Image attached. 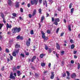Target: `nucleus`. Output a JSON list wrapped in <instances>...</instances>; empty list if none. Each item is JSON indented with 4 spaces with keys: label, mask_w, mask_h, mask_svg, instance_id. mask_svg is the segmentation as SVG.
Returning a JSON list of instances; mask_svg holds the SVG:
<instances>
[{
    "label": "nucleus",
    "mask_w": 80,
    "mask_h": 80,
    "mask_svg": "<svg viewBox=\"0 0 80 80\" xmlns=\"http://www.w3.org/2000/svg\"><path fill=\"white\" fill-rule=\"evenodd\" d=\"M21 31V28L17 27L13 28L12 29V31L13 33H19Z\"/></svg>",
    "instance_id": "f257e3e1"
},
{
    "label": "nucleus",
    "mask_w": 80,
    "mask_h": 80,
    "mask_svg": "<svg viewBox=\"0 0 80 80\" xmlns=\"http://www.w3.org/2000/svg\"><path fill=\"white\" fill-rule=\"evenodd\" d=\"M30 2L31 5H33L34 4L35 5H37L38 2V0H31Z\"/></svg>",
    "instance_id": "f03ea898"
},
{
    "label": "nucleus",
    "mask_w": 80,
    "mask_h": 80,
    "mask_svg": "<svg viewBox=\"0 0 80 80\" xmlns=\"http://www.w3.org/2000/svg\"><path fill=\"white\" fill-rule=\"evenodd\" d=\"M41 33L42 34V38L43 39H44L45 40H48V37H47L45 36V33L43 32V31L41 32Z\"/></svg>",
    "instance_id": "7ed1b4c3"
},
{
    "label": "nucleus",
    "mask_w": 80,
    "mask_h": 80,
    "mask_svg": "<svg viewBox=\"0 0 80 80\" xmlns=\"http://www.w3.org/2000/svg\"><path fill=\"white\" fill-rule=\"evenodd\" d=\"M9 78L10 79H12L13 80H15V76H13V72H11L10 73Z\"/></svg>",
    "instance_id": "20e7f679"
},
{
    "label": "nucleus",
    "mask_w": 80,
    "mask_h": 80,
    "mask_svg": "<svg viewBox=\"0 0 80 80\" xmlns=\"http://www.w3.org/2000/svg\"><path fill=\"white\" fill-rule=\"evenodd\" d=\"M54 24L56 25H58V22H60L59 18H56L54 20Z\"/></svg>",
    "instance_id": "39448f33"
},
{
    "label": "nucleus",
    "mask_w": 80,
    "mask_h": 80,
    "mask_svg": "<svg viewBox=\"0 0 80 80\" xmlns=\"http://www.w3.org/2000/svg\"><path fill=\"white\" fill-rule=\"evenodd\" d=\"M16 39L18 40H19L20 39V40H22L23 39V36H20V35H18Z\"/></svg>",
    "instance_id": "423d86ee"
},
{
    "label": "nucleus",
    "mask_w": 80,
    "mask_h": 80,
    "mask_svg": "<svg viewBox=\"0 0 80 80\" xmlns=\"http://www.w3.org/2000/svg\"><path fill=\"white\" fill-rule=\"evenodd\" d=\"M12 25L9 24L8 23H7V25H6V27H7V30H8V28H12Z\"/></svg>",
    "instance_id": "0eeeda50"
},
{
    "label": "nucleus",
    "mask_w": 80,
    "mask_h": 80,
    "mask_svg": "<svg viewBox=\"0 0 80 80\" xmlns=\"http://www.w3.org/2000/svg\"><path fill=\"white\" fill-rule=\"evenodd\" d=\"M66 73L67 74V75L68 77L66 78L67 79H68V80L70 79V78L69 77L70 76V72L68 71H66Z\"/></svg>",
    "instance_id": "6e6552de"
},
{
    "label": "nucleus",
    "mask_w": 80,
    "mask_h": 80,
    "mask_svg": "<svg viewBox=\"0 0 80 80\" xmlns=\"http://www.w3.org/2000/svg\"><path fill=\"white\" fill-rule=\"evenodd\" d=\"M36 13H37V10L35 9H34L33 11V13L32 14V16H35V15H36Z\"/></svg>",
    "instance_id": "1a4fd4ad"
},
{
    "label": "nucleus",
    "mask_w": 80,
    "mask_h": 80,
    "mask_svg": "<svg viewBox=\"0 0 80 80\" xmlns=\"http://www.w3.org/2000/svg\"><path fill=\"white\" fill-rule=\"evenodd\" d=\"M76 74H75V73H73L71 76V78H75V77H76Z\"/></svg>",
    "instance_id": "9d476101"
},
{
    "label": "nucleus",
    "mask_w": 80,
    "mask_h": 80,
    "mask_svg": "<svg viewBox=\"0 0 80 80\" xmlns=\"http://www.w3.org/2000/svg\"><path fill=\"white\" fill-rule=\"evenodd\" d=\"M19 3H20V2H17L16 3V8H18L19 7V5H20Z\"/></svg>",
    "instance_id": "9b49d317"
},
{
    "label": "nucleus",
    "mask_w": 80,
    "mask_h": 80,
    "mask_svg": "<svg viewBox=\"0 0 80 80\" xmlns=\"http://www.w3.org/2000/svg\"><path fill=\"white\" fill-rule=\"evenodd\" d=\"M56 45L57 49H58V50H60V45H59V44H58V43H56Z\"/></svg>",
    "instance_id": "f8f14e48"
},
{
    "label": "nucleus",
    "mask_w": 80,
    "mask_h": 80,
    "mask_svg": "<svg viewBox=\"0 0 80 80\" xmlns=\"http://www.w3.org/2000/svg\"><path fill=\"white\" fill-rule=\"evenodd\" d=\"M26 45L28 47H29L30 45V42L27 41L26 42Z\"/></svg>",
    "instance_id": "ddd939ff"
},
{
    "label": "nucleus",
    "mask_w": 80,
    "mask_h": 80,
    "mask_svg": "<svg viewBox=\"0 0 80 80\" xmlns=\"http://www.w3.org/2000/svg\"><path fill=\"white\" fill-rule=\"evenodd\" d=\"M12 2L11 0H8V4L9 5L11 6L12 4Z\"/></svg>",
    "instance_id": "4468645a"
},
{
    "label": "nucleus",
    "mask_w": 80,
    "mask_h": 80,
    "mask_svg": "<svg viewBox=\"0 0 80 80\" xmlns=\"http://www.w3.org/2000/svg\"><path fill=\"white\" fill-rule=\"evenodd\" d=\"M35 59H36V56H34L32 58L31 60V62H33L34 61V60H35Z\"/></svg>",
    "instance_id": "2eb2a0df"
},
{
    "label": "nucleus",
    "mask_w": 80,
    "mask_h": 80,
    "mask_svg": "<svg viewBox=\"0 0 80 80\" xmlns=\"http://www.w3.org/2000/svg\"><path fill=\"white\" fill-rule=\"evenodd\" d=\"M44 18H45V16H42L41 18V22L42 23H43V21Z\"/></svg>",
    "instance_id": "dca6fc26"
},
{
    "label": "nucleus",
    "mask_w": 80,
    "mask_h": 80,
    "mask_svg": "<svg viewBox=\"0 0 80 80\" xmlns=\"http://www.w3.org/2000/svg\"><path fill=\"white\" fill-rule=\"evenodd\" d=\"M17 73L18 74V76L19 77V76H20L21 75H22V73H20V71H18Z\"/></svg>",
    "instance_id": "f3484780"
},
{
    "label": "nucleus",
    "mask_w": 80,
    "mask_h": 80,
    "mask_svg": "<svg viewBox=\"0 0 80 80\" xmlns=\"http://www.w3.org/2000/svg\"><path fill=\"white\" fill-rule=\"evenodd\" d=\"M43 56H45V54H41L40 55V57L41 58H43Z\"/></svg>",
    "instance_id": "a211bd4d"
},
{
    "label": "nucleus",
    "mask_w": 80,
    "mask_h": 80,
    "mask_svg": "<svg viewBox=\"0 0 80 80\" xmlns=\"http://www.w3.org/2000/svg\"><path fill=\"white\" fill-rule=\"evenodd\" d=\"M12 55L13 57H15V56L17 55V54H16V52H13L12 53Z\"/></svg>",
    "instance_id": "6ab92c4d"
},
{
    "label": "nucleus",
    "mask_w": 80,
    "mask_h": 80,
    "mask_svg": "<svg viewBox=\"0 0 80 80\" xmlns=\"http://www.w3.org/2000/svg\"><path fill=\"white\" fill-rule=\"evenodd\" d=\"M73 11H74V8H72L71 9V13H73Z\"/></svg>",
    "instance_id": "aec40b11"
},
{
    "label": "nucleus",
    "mask_w": 80,
    "mask_h": 80,
    "mask_svg": "<svg viewBox=\"0 0 80 80\" xmlns=\"http://www.w3.org/2000/svg\"><path fill=\"white\" fill-rule=\"evenodd\" d=\"M15 47L16 48H20V45L17 44Z\"/></svg>",
    "instance_id": "412c9836"
},
{
    "label": "nucleus",
    "mask_w": 80,
    "mask_h": 80,
    "mask_svg": "<svg viewBox=\"0 0 80 80\" xmlns=\"http://www.w3.org/2000/svg\"><path fill=\"white\" fill-rule=\"evenodd\" d=\"M1 17H2V18H4V15L3 14V13H1Z\"/></svg>",
    "instance_id": "4be33fe9"
},
{
    "label": "nucleus",
    "mask_w": 80,
    "mask_h": 80,
    "mask_svg": "<svg viewBox=\"0 0 80 80\" xmlns=\"http://www.w3.org/2000/svg\"><path fill=\"white\" fill-rule=\"evenodd\" d=\"M41 65L42 67H44V66H45V63L42 62L41 63Z\"/></svg>",
    "instance_id": "5701e85b"
},
{
    "label": "nucleus",
    "mask_w": 80,
    "mask_h": 80,
    "mask_svg": "<svg viewBox=\"0 0 80 80\" xmlns=\"http://www.w3.org/2000/svg\"><path fill=\"white\" fill-rule=\"evenodd\" d=\"M68 27L69 31H71L72 30V29H71V26H70V25H68Z\"/></svg>",
    "instance_id": "b1692460"
},
{
    "label": "nucleus",
    "mask_w": 80,
    "mask_h": 80,
    "mask_svg": "<svg viewBox=\"0 0 80 80\" xmlns=\"http://www.w3.org/2000/svg\"><path fill=\"white\" fill-rule=\"evenodd\" d=\"M12 15H13V16L14 17H17V14L15 13H12Z\"/></svg>",
    "instance_id": "393cba45"
},
{
    "label": "nucleus",
    "mask_w": 80,
    "mask_h": 80,
    "mask_svg": "<svg viewBox=\"0 0 80 80\" xmlns=\"http://www.w3.org/2000/svg\"><path fill=\"white\" fill-rule=\"evenodd\" d=\"M74 47H75V45L74 44H72L71 47V49H73V48H74Z\"/></svg>",
    "instance_id": "a878e982"
},
{
    "label": "nucleus",
    "mask_w": 80,
    "mask_h": 80,
    "mask_svg": "<svg viewBox=\"0 0 80 80\" xmlns=\"http://www.w3.org/2000/svg\"><path fill=\"white\" fill-rule=\"evenodd\" d=\"M65 53V51H62L61 52V55H63Z\"/></svg>",
    "instance_id": "bb28decb"
},
{
    "label": "nucleus",
    "mask_w": 80,
    "mask_h": 80,
    "mask_svg": "<svg viewBox=\"0 0 80 80\" xmlns=\"http://www.w3.org/2000/svg\"><path fill=\"white\" fill-rule=\"evenodd\" d=\"M3 24H0V29H2V27H3Z\"/></svg>",
    "instance_id": "cd10ccee"
},
{
    "label": "nucleus",
    "mask_w": 80,
    "mask_h": 80,
    "mask_svg": "<svg viewBox=\"0 0 80 80\" xmlns=\"http://www.w3.org/2000/svg\"><path fill=\"white\" fill-rule=\"evenodd\" d=\"M42 9L40 8L39 9V13L40 14H42Z\"/></svg>",
    "instance_id": "c85d7f7f"
},
{
    "label": "nucleus",
    "mask_w": 80,
    "mask_h": 80,
    "mask_svg": "<svg viewBox=\"0 0 80 80\" xmlns=\"http://www.w3.org/2000/svg\"><path fill=\"white\" fill-rule=\"evenodd\" d=\"M30 34L31 35H33L34 34V32H33V30H31V31L30 32Z\"/></svg>",
    "instance_id": "c756f323"
},
{
    "label": "nucleus",
    "mask_w": 80,
    "mask_h": 80,
    "mask_svg": "<svg viewBox=\"0 0 80 80\" xmlns=\"http://www.w3.org/2000/svg\"><path fill=\"white\" fill-rule=\"evenodd\" d=\"M5 51L7 53L10 52V51H9V49L8 48L6 49Z\"/></svg>",
    "instance_id": "7c9ffc66"
},
{
    "label": "nucleus",
    "mask_w": 80,
    "mask_h": 80,
    "mask_svg": "<svg viewBox=\"0 0 80 80\" xmlns=\"http://www.w3.org/2000/svg\"><path fill=\"white\" fill-rule=\"evenodd\" d=\"M78 69L79 70V69H80V63H78Z\"/></svg>",
    "instance_id": "2f4dec72"
},
{
    "label": "nucleus",
    "mask_w": 80,
    "mask_h": 80,
    "mask_svg": "<svg viewBox=\"0 0 80 80\" xmlns=\"http://www.w3.org/2000/svg\"><path fill=\"white\" fill-rule=\"evenodd\" d=\"M17 70V68L15 67H14L13 68V71H15Z\"/></svg>",
    "instance_id": "473e14b6"
},
{
    "label": "nucleus",
    "mask_w": 80,
    "mask_h": 80,
    "mask_svg": "<svg viewBox=\"0 0 80 80\" xmlns=\"http://www.w3.org/2000/svg\"><path fill=\"white\" fill-rule=\"evenodd\" d=\"M45 48L46 50H47L48 49V46H47L45 45Z\"/></svg>",
    "instance_id": "72a5a7b5"
},
{
    "label": "nucleus",
    "mask_w": 80,
    "mask_h": 80,
    "mask_svg": "<svg viewBox=\"0 0 80 80\" xmlns=\"http://www.w3.org/2000/svg\"><path fill=\"white\" fill-rule=\"evenodd\" d=\"M54 76L55 75H51L50 77L51 79H53L54 78Z\"/></svg>",
    "instance_id": "f704fd0d"
},
{
    "label": "nucleus",
    "mask_w": 80,
    "mask_h": 80,
    "mask_svg": "<svg viewBox=\"0 0 80 80\" xmlns=\"http://www.w3.org/2000/svg\"><path fill=\"white\" fill-rule=\"evenodd\" d=\"M20 56L22 57H23V58L25 57V55L24 54H23L21 53V54Z\"/></svg>",
    "instance_id": "c9c22d12"
},
{
    "label": "nucleus",
    "mask_w": 80,
    "mask_h": 80,
    "mask_svg": "<svg viewBox=\"0 0 80 80\" xmlns=\"http://www.w3.org/2000/svg\"><path fill=\"white\" fill-rule=\"evenodd\" d=\"M9 58L10 59V60H13V56H10L9 57Z\"/></svg>",
    "instance_id": "e433bc0d"
},
{
    "label": "nucleus",
    "mask_w": 80,
    "mask_h": 80,
    "mask_svg": "<svg viewBox=\"0 0 80 80\" xmlns=\"http://www.w3.org/2000/svg\"><path fill=\"white\" fill-rule=\"evenodd\" d=\"M72 3H70L69 5V8H72Z\"/></svg>",
    "instance_id": "4c0bfd02"
},
{
    "label": "nucleus",
    "mask_w": 80,
    "mask_h": 80,
    "mask_svg": "<svg viewBox=\"0 0 80 80\" xmlns=\"http://www.w3.org/2000/svg\"><path fill=\"white\" fill-rule=\"evenodd\" d=\"M60 30V28H58L56 30V33H58V31H59V30Z\"/></svg>",
    "instance_id": "58836bf2"
},
{
    "label": "nucleus",
    "mask_w": 80,
    "mask_h": 80,
    "mask_svg": "<svg viewBox=\"0 0 80 80\" xmlns=\"http://www.w3.org/2000/svg\"><path fill=\"white\" fill-rule=\"evenodd\" d=\"M48 51H49V53H51V52H52V49L49 48L48 49Z\"/></svg>",
    "instance_id": "ea45409f"
},
{
    "label": "nucleus",
    "mask_w": 80,
    "mask_h": 80,
    "mask_svg": "<svg viewBox=\"0 0 80 80\" xmlns=\"http://www.w3.org/2000/svg\"><path fill=\"white\" fill-rule=\"evenodd\" d=\"M19 52V49H18L17 50H16L15 51V53H18V52Z\"/></svg>",
    "instance_id": "a19ab883"
},
{
    "label": "nucleus",
    "mask_w": 80,
    "mask_h": 80,
    "mask_svg": "<svg viewBox=\"0 0 80 80\" xmlns=\"http://www.w3.org/2000/svg\"><path fill=\"white\" fill-rule=\"evenodd\" d=\"M64 61H62V64H61V66H63V65H64Z\"/></svg>",
    "instance_id": "79ce46f5"
},
{
    "label": "nucleus",
    "mask_w": 80,
    "mask_h": 80,
    "mask_svg": "<svg viewBox=\"0 0 80 80\" xmlns=\"http://www.w3.org/2000/svg\"><path fill=\"white\" fill-rule=\"evenodd\" d=\"M31 68L32 69V70H35V67H34L33 66H31Z\"/></svg>",
    "instance_id": "37998d69"
},
{
    "label": "nucleus",
    "mask_w": 80,
    "mask_h": 80,
    "mask_svg": "<svg viewBox=\"0 0 80 80\" xmlns=\"http://www.w3.org/2000/svg\"><path fill=\"white\" fill-rule=\"evenodd\" d=\"M27 6L28 7V8H29V7H30V6H31V4H30V3H28V4Z\"/></svg>",
    "instance_id": "c03bdc74"
},
{
    "label": "nucleus",
    "mask_w": 80,
    "mask_h": 80,
    "mask_svg": "<svg viewBox=\"0 0 80 80\" xmlns=\"http://www.w3.org/2000/svg\"><path fill=\"white\" fill-rule=\"evenodd\" d=\"M35 76L36 77H39V74H37V73H35Z\"/></svg>",
    "instance_id": "a18cd8bd"
},
{
    "label": "nucleus",
    "mask_w": 80,
    "mask_h": 80,
    "mask_svg": "<svg viewBox=\"0 0 80 80\" xmlns=\"http://www.w3.org/2000/svg\"><path fill=\"white\" fill-rule=\"evenodd\" d=\"M54 20H55V19H54V17H52V22H54Z\"/></svg>",
    "instance_id": "49530a36"
},
{
    "label": "nucleus",
    "mask_w": 80,
    "mask_h": 80,
    "mask_svg": "<svg viewBox=\"0 0 80 80\" xmlns=\"http://www.w3.org/2000/svg\"><path fill=\"white\" fill-rule=\"evenodd\" d=\"M44 2L46 3V7H47V6H47V1L45 0V1H44Z\"/></svg>",
    "instance_id": "de8ad7c7"
},
{
    "label": "nucleus",
    "mask_w": 80,
    "mask_h": 80,
    "mask_svg": "<svg viewBox=\"0 0 80 80\" xmlns=\"http://www.w3.org/2000/svg\"><path fill=\"white\" fill-rule=\"evenodd\" d=\"M63 77H65L66 76V73H64L62 75Z\"/></svg>",
    "instance_id": "09e8293b"
},
{
    "label": "nucleus",
    "mask_w": 80,
    "mask_h": 80,
    "mask_svg": "<svg viewBox=\"0 0 80 80\" xmlns=\"http://www.w3.org/2000/svg\"><path fill=\"white\" fill-rule=\"evenodd\" d=\"M77 52V51H74L73 52V53L74 54H76Z\"/></svg>",
    "instance_id": "8fccbe9b"
},
{
    "label": "nucleus",
    "mask_w": 80,
    "mask_h": 80,
    "mask_svg": "<svg viewBox=\"0 0 80 80\" xmlns=\"http://www.w3.org/2000/svg\"><path fill=\"white\" fill-rule=\"evenodd\" d=\"M20 11L22 13H23V9L22 8H20Z\"/></svg>",
    "instance_id": "3c124183"
},
{
    "label": "nucleus",
    "mask_w": 80,
    "mask_h": 80,
    "mask_svg": "<svg viewBox=\"0 0 80 80\" xmlns=\"http://www.w3.org/2000/svg\"><path fill=\"white\" fill-rule=\"evenodd\" d=\"M3 22L4 23H6V21H5V18H4L3 19Z\"/></svg>",
    "instance_id": "603ef678"
},
{
    "label": "nucleus",
    "mask_w": 80,
    "mask_h": 80,
    "mask_svg": "<svg viewBox=\"0 0 80 80\" xmlns=\"http://www.w3.org/2000/svg\"><path fill=\"white\" fill-rule=\"evenodd\" d=\"M39 3H40L41 4L42 2V0H39Z\"/></svg>",
    "instance_id": "864d4df0"
},
{
    "label": "nucleus",
    "mask_w": 80,
    "mask_h": 80,
    "mask_svg": "<svg viewBox=\"0 0 80 80\" xmlns=\"http://www.w3.org/2000/svg\"><path fill=\"white\" fill-rule=\"evenodd\" d=\"M71 63L72 64H73L74 63V61H73V60H71Z\"/></svg>",
    "instance_id": "5fc2aeb1"
},
{
    "label": "nucleus",
    "mask_w": 80,
    "mask_h": 80,
    "mask_svg": "<svg viewBox=\"0 0 80 80\" xmlns=\"http://www.w3.org/2000/svg\"><path fill=\"white\" fill-rule=\"evenodd\" d=\"M49 15H50V14L47 13L46 14V15H47L46 17H50Z\"/></svg>",
    "instance_id": "6e6d98bb"
},
{
    "label": "nucleus",
    "mask_w": 80,
    "mask_h": 80,
    "mask_svg": "<svg viewBox=\"0 0 80 80\" xmlns=\"http://www.w3.org/2000/svg\"><path fill=\"white\" fill-rule=\"evenodd\" d=\"M19 20H23V18H22L21 17H20Z\"/></svg>",
    "instance_id": "4d7b16f0"
},
{
    "label": "nucleus",
    "mask_w": 80,
    "mask_h": 80,
    "mask_svg": "<svg viewBox=\"0 0 80 80\" xmlns=\"http://www.w3.org/2000/svg\"><path fill=\"white\" fill-rule=\"evenodd\" d=\"M47 32L48 33H50V31L49 30H48L47 31Z\"/></svg>",
    "instance_id": "13d9d810"
},
{
    "label": "nucleus",
    "mask_w": 80,
    "mask_h": 80,
    "mask_svg": "<svg viewBox=\"0 0 80 80\" xmlns=\"http://www.w3.org/2000/svg\"><path fill=\"white\" fill-rule=\"evenodd\" d=\"M63 35H64V32H62L60 36H61V37H62Z\"/></svg>",
    "instance_id": "bf43d9fd"
},
{
    "label": "nucleus",
    "mask_w": 80,
    "mask_h": 80,
    "mask_svg": "<svg viewBox=\"0 0 80 80\" xmlns=\"http://www.w3.org/2000/svg\"><path fill=\"white\" fill-rule=\"evenodd\" d=\"M4 67H5L4 66H3L2 68H1V70H2V71L4 70Z\"/></svg>",
    "instance_id": "052dcab7"
},
{
    "label": "nucleus",
    "mask_w": 80,
    "mask_h": 80,
    "mask_svg": "<svg viewBox=\"0 0 80 80\" xmlns=\"http://www.w3.org/2000/svg\"><path fill=\"white\" fill-rule=\"evenodd\" d=\"M26 55H29V53H28V52H26Z\"/></svg>",
    "instance_id": "680f3d73"
},
{
    "label": "nucleus",
    "mask_w": 80,
    "mask_h": 80,
    "mask_svg": "<svg viewBox=\"0 0 80 80\" xmlns=\"http://www.w3.org/2000/svg\"><path fill=\"white\" fill-rule=\"evenodd\" d=\"M73 40L72 39H71L70 40V42L71 43H72L73 42Z\"/></svg>",
    "instance_id": "e2e57ef3"
},
{
    "label": "nucleus",
    "mask_w": 80,
    "mask_h": 80,
    "mask_svg": "<svg viewBox=\"0 0 80 80\" xmlns=\"http://www.w3.org/2000/svg\"><path fill=\"white\" fill-rule=\"evenodd\" d=\"M8 35H10L11 34V33H10V32H7Z\"/></svg>",
    "instance_id": "0e129e2a"
},
{
    "label": "nucleus",
    "mask_w": 80,
    "mask_h": 80,
    "mask_svg": "<svg viewBox=\"0 0 80 80\" xmlns=\"http://www.w3.org/2000/svg\"><path fill=\"white\" fill-rule=\"evenodd\" d=\"M63 21H64V23H66V22H67V20H66V19H64Z\"/></svg>",
    "instance_id": "69168bd1"
},
{
    "label": "nucleus",
    "mask_w": 80,
    "mask_h": 80,
    "mask_svg": "<svg viewBox=\"0 0 80 80\" xmlns=\"http://www.w3.org/2000/svg\"><path fill=\"white\" fill-rule=\"evenodd\" d=\"M49 2H51L52 3L53 2V1L52 0H49Z\"/></svg>",
    "instance_id": "338daca9"
},
{
    "label": "nucleus",
    "mask_w": 80,
    "mask_h": 80,
    "mask_svg": "<svg viewBox=\"0 0 80 80\" xmlns=\"http://www.w3.org/2000/svg\"><path fill=\"white\" fill-rule=\"evenodd\" d=\"M17 69H20V66H17Z\"/></svg>",
    "instance_id": "774afa93"
}]
</instances>
